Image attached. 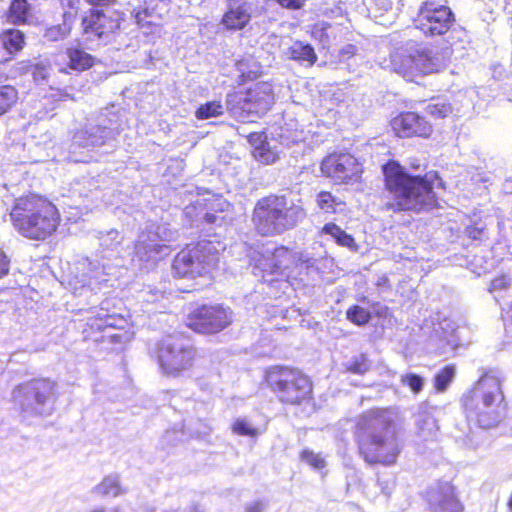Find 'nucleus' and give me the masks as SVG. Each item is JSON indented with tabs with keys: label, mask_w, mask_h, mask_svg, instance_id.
I'll list each match as a JSON object with an SVG mask.
<instances>
[{
	"label": "nucleus",
	"mask_w": 512,
	"mask_h": 512,
	"mask_svg": "<svg viewBox=\"0 0 512 512\" xmlns=\"http://www.w3.org/2000/svg\"><path fill=\"white\" fill-rule=\"evenodd\" d=\"M389 409H371L358 417L357 439L360 454L370 464L391 465L401 451Z\"/></svg>",
	"instance_id": "nucleus-1"
},
{
	"label": "nucleus",
	"mask_w": 512,
	"mask_h": 512,
	"mask_svg": "<svg viewBox=\"0 0 512 512\" xmlns=\"http://www.w3.org/2000/svg\"><path fill=\"white\" fill-rule=\"evenodd\" d=\"M383 173L395 209L420 212L436 206L434 189L444 186L437 172H428L423 177L411 176L399 163L390 161L383 166Z\"/></svg>",
	"instance_id": "nucleus-2"
},
{
	"label": "nucleus",
	"mask_w": 512,
	"mask_h": 512,
	"mask_svg": "<svg viewBox=\"0 0 512 512\" xmlns=\"http://www.w3.org/2000/svg\"><path fill=\"white\" fill-rule=\"evenodd\" d=\"M10 217L14 228L22 236L34 240L49 237L57 229L60 221L57 208L36 194L17 198Z\"/></svg>",
	"instance_id": "nucleus-3"
},
{
	"label": "nucleus",
	"mask_w": 512,
	"mask_h": 512,
	"mask_svg": "<svg viewBox=\"0 0 512 512\" xmlns=\"http://www.w3.org/2000/svg\"><path fill=\"white\" fill-rule=\"evenodd\" d=\"M305 218L306 211L301 200L269 195L257 201L252 221L262 236H275L295 228Z\"/></svg>",
	"instance_id": "nucleus-4"
},
{
	"label": "nucleus",
	"mask_w": 512,
	"mask_h": 512,
	"mask_svg": "<svg viewBox=\"0 0 512 512\" xmlns=\"http://www.w3.org/2000/svg\"><path fill=\"white\" fill-rule=\"evenodd\" d=\"M503 376L498 370L483 373L471 394L464 396L463 406L469 419L482 428H491L500 420V408L504 402Z\"/></svg>",
	"instance_id": "nucleus-5"
},
{
	"label": "nucleus",
	"mask_w": 512,
	"mask_h": 512,
	"mask_svg": "<svg viewBox=\"0 0 512 512\" xmlns=\"http://www.w3.org/2000/svg\"><path fill=\"white\" fill-rule=\"evenodd\" d=\"M389 67L408 81L420 75L437 73L449 62L448 51H433L409 40L396 47L390 54Z\"/></svg>",
	"instance_id": "nucleus-6"
},
{
	"label": "nucleus",
	"mask_w": 512,
	"mask_h": 512,
	"mask_svg": "<svg viewBox=\"0 0 512 512\" xmlns=\"http://www.w3.org/2000/svg\"><path fill=\"white\" fill-rule=\"evenodd\" d=\"M12 399L27 416H48L55 409L57 386L46 378L32 379L16 386Z\"/></svg>",
	"instance_id": "nucleus-7"
},
{
	"label": "nucleus",
	"mask_w": 512,
	"mask_h": 512,
	"mask_svg": "<svg viewBox=\"0 0 512 512\" xmlns=\"http://www.w3.org/2000/svg\"><path fill=\"white\" fill-rule=\"evenodd\" d=\"M265 381L276 397L285 404H300L312 393L309 378L288 366H272L266 370Z\"/></svg>",
	"instance_id": "nucleus-8"
},
{
	"label": "nucleus",
	"mask_w": 512,
	"mask_h": 512,
	"mask_svg": "<svg viewBox=\"0 0 512 512\" xmlns=\"http://www.w3.org/2000/svg\"><path fill=\"white\" fill-rule=\"evenodd\" d=\"M101 246V258L102 260L107 259V262H100L98 259L90 260L89 258H83L77 264V270L79 271V283H82V287L89 286L94 289L93 285L101 284L106 282L105 278L108 275L113 274V270L116 265L111 264L109 261L112 258L117 259L120 251L118 246L122 241V237L117 230H109L106 233H101L99 237Z\"/></svg>",
	"instance_id": "nucleus-9"
},
{
	"label": "nucleus",
	"mask_w": 512,
	"mask_h": 512,
	"mask_svg": "<svg viewBox=\"0 0 512 512\" xmlns=\"http://www.w3.org/2000/svg\"><path fill=\"white\" fill-rule=\"evenodd\" d=\"M176 237L177 232L166 224L147 226L138 236L132 260L146 268L153 266L162 257L170 254L167 243L174 241Z\"/></svg>",
	"instance_id": "nucleus-10"
},
{
	"label": "nucleus",
	"mask_w": 512,
	"mask_h": 512,
	"mask_svg": "<svg viewBox=\"0 0 512 512\" xmlns=\"http://www.w3.org/2000/svg\"><path fill=\"white\" fill-rule=\"evenodd\" d=\"M219 257L215 246L209 241H200L195 246L182 250L174 259L172 268L176 276L195 278L211 272Z\"/></svg>",
	"instance_id": "nucleus-11"
},
{
	"label": "nucleus",
	"mask_w": 512,
	"mask_h": 512,
	"mask_svg": "<svg viewBox=\"0 0 512 512\" xmlns=\"http://www.w3.org/2000/svg\"><path fill=\"white\" fill-rule=\"evenodd\" d=\"M274 103L273 87L270 83H257L245 94L227 95V105L231 113L245 121L250 114L262 115Z\"/></svg>",
	"instance_id": "nucleus-12"
},
{
	"label": "nucleus",
	"mask_w": 512,
	"mask_h": 512,
	"mask_svg": "<svg viewBox=\"0 0 512 512\" xmlns=\"http://www.w3.org/2000/svg\"><path fill=\"white\" fill-rule=\"evenodd\" d=\"M194 358V348L183 339L168 336L158 345V364L166 375L179 376L192 366Z\"/></svg>",
	"instance_id": "nucleus-13"
},
{
	"label": "nucleus",
	"mask_w": 512,
	"mask_h": 512,
	"mask_svg": "<svg viewBox=\"0 0 512 512\" xmlns=\"http://www.w3.org/2000/svg\"><path fill=\"white\" fill-rule=\"evenodd\" d=\"M455 21L451 9L437 0H425L414 18V25L425 36H441L449 31Z\"/></svg>",
	"instance_id": "nucleus-14"
},
{
	"label": "nucleus",
	"mask_w": 512,
	"mask_h": 512,
	"mask_svg": "<svg viewBox=\"0 0 512 512\" xmlns=\"http://www.w3.org/2000/svg\"><path fill=\"white\" fill-rule=\"evenodd\" d=\"M233 321V312L223 305H203L194 310L187 319L192 330L212 334L225 329Z\"/></svg>",
	"instance_id": "nucleus-15"
},
{
	"label": "nucleus",
	"mask_w": 512,
	"mask_h": 512,
	"mask_svg": "<svg viewBox=\"0 0 512 512\" xmlns=\"http://www.w3.org/2000/svg\"><path fill=\"white\" fill-rule=\"evenodd\" d=\"M321 171L324 176L340 184L356 181L362 173V167L351 154L334 153L323 159Z\"/></svg>",
	"instance_id": "nucleus-16"
},
{
	"label": "nucleus",
	"mask_w": 512,
	"mask_h": 512,
	"mask_svg": "<svg viewBox=\"0 0 512 512\" xmlns=\"http://www.w3.org/2000/svg\"><path fill=\"white\" fill-rule=\"evenodd\" d=\"M84 35L87 39H102L119 28V19L101 9H91L82 19Z\"/></svg>",
	"instance_id": "nucleus-17"
},
{
	"label": "nucleus",
	"mask_w": 512,
	"mask_h": 512,
	"mask_svg": "<svg viewBox=\"0 0 512 512\" xmlns=\"http://www.w3.org/2000/svg\"><path fill=\"white\" fill-rule=\"evenodd\" d=\"M115 129L106 125L87 124L73 135L71 148H95L114 139Z\"/></svg>",
	"instance_id": "nucleus-18"
},
{
	"label": "nucleus",
	"mask_w": 512,
	"mask_h": 512,
	"mask_svg": "<svg viewBox=\"0 0 512 512\" xmlns=\"http://www.w3.org/2000/svg\"><path fill=\"white\" fill-rule=\"evenodd\" d=\"M427 501L432 512H462L463 509L449 482L431 487L427 492Z\"/></svg>",
	"instance_id": "nucleus-19"
},
{
	"label": "nucleus",
	"mask_w": 512,
	"mask_h": 512,
	"mask_svg": "<svg viewBox=\"0 0 512 512\" xmlns=\"http://www.w3.org/2000/svg\"><path fill=\"white\" fill-rule=\"evenodd\" d=\"M392 128L399 137H428L432 132L431 124L414 112L402 113L391 122Z\"/></svg>",
	"instance_id": "nucleus-20"
},
{
	"label": "nucleus",
	"mask_w": 512,
	"mask_h": 512,
	"mask_svg": "<svg viewBox=\"0 0 512 512\" xmlns=\"http://www.w3.org/2000/svg\"><path fill=\"white\" fill-rule=\"evenodd\" d=\"M252 18V5L248 0H227V10L221 24L231 31L244 29Z\"/></svg>",
	"instance_id": "nucleus-21"
},
{
	"label": "nucleus",
	"mask_w": 512,
	"mask_h": 512,
	"mask_svg": "<svg viewBox=\"0 0 512 512\" xmlns=\"http://www.w3.org/2000/svg\"><path fill=\"white\" fill-rule=\"evenodd\" d=\"M265 253L268 255L264 259V263H260L263 269L269 270L272 274H284L287 269L294 263L293 253L286 247H277L274 249H266Z\"/></svg>",
	"instance_id": "nucleus-22"
},
{
	"label": "nucleus",
	"mask_w": 512,
	"mask_h": 512,
	"mask_svg": "<svg viewBox=\"0 0 512 512\" xmlns=\"http://www.w3.org/2000/svg\"><path fill=\"white\" fill-rule=\"evenodd\" d=\"M24 45V34L19 30H7L0 36V63L19 52Z\"/></svg>",
	"instance_id": "nucleus-23"
},
{
	"label": "nucleus",
	"mask_w": 512,
	"mask_h": 512,
	"mask_svg": "<svg viewBox=\"0 0 512 512\" xmlns=\"http://www.w3.org/2000/svg\"><path fill=\"white\" fill-rule=\"evenodd\" d=\"M93 492L102 497L116 498L127 493V488L120 483V478L116 474H111L93 488Z\"/></svg>",
	"instance_id": "nucleus-24"
},
{
	"label": "nucleus",
	"mask_w": 512,
	"mask_h": 512,
	"mask_svg": "<svg viewBox=\"0 0 512 512\" xmlns=\"http://www.w3.org/2000/svg\"><path fill=\"white\" fill-rule=\"evenodd\" d=\"M320 235L329 236L339 246L346 247L351 251L357 250L358 246L352 235L346 233L340 226L336 225L335 223L325 224L320 231Z\"/></svg>",
	"instance_id": "nucleus-25"
},
{
	"label": "nucleus",
	"mask_w": 512,
	"mask_h": 512,
	"mask_svg": "<svg viewBox=\"0 0 512 512\" xmlns=\"http://www.w3.org/2000/svg\"><path fill=\"white\" fill-rule=\"evenodd\" d=\"M288 56L290 59L301 62L308 66H312L316 60L317 55L314 48L307 43L295 41L288 49Z\"/></svg>",
	"instance_id": "nucleus-26"
},
{
	"label": "nucleus",
	"mask_w": 512,
	"mask_h": 512,
	"mask_svg": "<svg viewBox=\"0 0 512 512\" xmlns=\"http://www.w3.org/2000/svg\"><path fill=\"white\" fill-rule=\"evenodd\" d=\"M63 24L55 25L48 28L45 32V38L49 41H58L65 38L71 30V22L75 18V13L72 11H66L63 14Z\"/></svg>",
	"instance_id": "nucleus-27"
},
{
	"label": "nucleus",
	"mask_w": 512,
	"mask_h": 512,
	"mask_svg": "<svg viewBox=\"0 0 512 512\" xmlns=\"http://www.w3.org/2000/svg\"><path fill=\"white\" fill-rule=\"evenodd\" d=\"M106 303L103 302L102 306L95 312L94 317L89 318V323L92 328L98 330H104L107 327H116L118 319L115 314H110L107 308L104 306Z\"/></svg>",
	"instance_id": "nucleus-28"
},
{
	"label": "nucleus",
	"mask_w": 512,
	"mask_h": 512,
	"mask_svg": "<svg viewBox=\"0 0 512 512\" xmlns=\"http://www.w3.org/2000/svg\"><path fill=\"white\" fill-rule=\"evenodd\" d=\"M67 56L69 58V68L73 70L83 71L93 65V57L83 50L77 48L68 49Z\"/></svg>",
	"instance_id": "nucleus-29"
},
{
	"label": "nucleus",
	"mask_w": 512,
	"mask_h": 512,
	"mask_svg": "<svg viewBox=\"0 0 512 512\" xmlns=\"http://www.w3.org/2000/svg\"><path fill=\"white\" fill-rule=\"evenodd\" d=\"M315 202L320 211L329 214L336 213L338 210H341V206L344 205L339 198L328 191L319 192L316 195Z\"/></svg>",
	"instance_id": "nucleus-30"
},
{
	"label": "nucleus",
	"mask_w": 512,
	"mask_h": 512,
	"mask_svg": "<svg viewBox=\"0 0 512 512\" xmlns=\"http://www.w3.org/2000/svg\"><path fill=\"white\" fill-rule=\"evenodd\" d=\"M31 6L27 0H13L8 20L14 24L26 23L30 17Z\"/></svg>",
	"instance_id": "nucleus-31"
},
{
	"label": "nucleus",
	"mask_w": 512,
	"mask_h": 512,
	"mask_svg": "<svg viewBox=\"0 0 512 512\" xmlns=\"http://www.w3.org/2000/svg\"><path fill=\"white\" fill-rule=\"evenodd\" d=\"M224 112V107L219 101H209L205 104H202L195 112V116L197 119H208L211 117H217L222 115Z\"/></svg>",
	"instance_id": "nucleus-32"
},
{
	"label": "nucleus",
	"mask_w": 512,
	"mask_h": 512,
	"mask_svg": "<svg viewBox=\"0 0 512 512\" xmlns=\"http://www.w3.org/2000/svg\"><path fill=\"white\" fill-rule=\"evenodd\" d=\"M425 110L434 118H444L451 113V105L444 100L433 99L426 105Z\"/></svg>",
	"instance_id": "nucleus-33"
},
{
	"label": "nucleus",
	"mask_w": 512,
	"mask_h": 512,
	"mask_svg": "<svg viewBox=\"0 0 512 512\" xmlns=\"http://www.w3.org/2000/svg\"><path fill=\"white\" fill-rule=\"evenodd\" d=\"M18 93L12 86H2L0 88V115L7 112L17 101Z\"/></svg>",
	"instance_id": "nucleus-34"
},
{
	"label": "nucleus",
	"mask_w": 512,
	"mask_h": 512,
	"mask_svg": "<svg viewBox=\"0 0 512 512\" xmlns=\"http://www.w3.org/2000/svg\"><path fill=\"white\" fill-rule=\"evenodd\" d=\"M253 156L257 161L263 164H272L278 158L276 152L271 150L267 142H261V145L255 146L253 150Z\"/></svg>",
	"instance_id": "nucleus-35"
},
{
	"label": "nucleus",
	"mask_w": 512,
	"mask_h": 512,
	"mask_svg": "<svg viewBox=\"0 0 512 512\" xmlns=\"http://www.w3.org/2000/svg\"><path fill=\"white\" fill-rule=\"evenodd\" d=\"M455 376V367L453 365L445 366L435 375V388L439 392L446 390Z\"/></svg>",
	"instance_id": "nucleus-36"
},
{
	"label": "nucleus",
	"mask_w": 512,
	"mask_h": 512,
	"mask_svg": "<svg viewBox=\"0 0 512 512\" xmlns=\"http://www.w3.org/2000/svg\"><path fill=\"white\" fill-rule=\"evenodd\" d=\"M232 430L235 434L241 436L257 437L259 435V430L246 418L236 419L233 423Z\"/></svg>",
	"instance_id": "nucleus-37"
},
{
	"label": "nucleus",
	"mask_w": 512,
	"mask_h": 512,
	"mask_svg": "<svg viewBox=\"0 0 512 512\" xmlns=\"http://www.w3.org/2000/svg\"><path fill=\"white\" fill-rule=\"evenodd\" d=\"M347 319L356 325H365L371 319V314L368 310L360 306H353L346 312Z\"/></svg>",
	"instance_id": "nucleus-38"
},
{
	"label": "nucleus",
	"mask_w": 512,
	"mask_h": 512,
	"mask_svg": "<svg viewBox=\"0 0 512 512\" xmlns=\"http://www.w3.org/2000/svg\"><path fill=\"white\" fill-rule=\"evenodd\" d=\"M345 366L347 371L359 375L365 374L370 369L369 360L363 354L353 357Z\"/></svg>",
	"instance_id": "nucleus-39"
},
{
	"label": "nucleus",
	"mask_w": 512,
	"mask_h": 512,
	"mask_svg": "<svg viewBox=\"0 0 512 512\" xmlns=\"http://www.w3.org/2000/svg\"><path fill=\"white\" fill-rule=\"evenodd\" d=\"M300 457L302 461L316 470H321L326 466L325 459L320 454H316L313 451L303 450Z\"/></svg>",
	"instance_id": "nucleus-40"
},
{
	"label": "nucleus",
	"mask_w": 512,
	"mask_h": 512,
	"mask_svg": "<svg viewBox=\"0 0 512 512\" xmlns=\"http://www.w3.org/2000/svg\"><path fill=\"white\" fill-rule=\"evenodd\" d=\"M512 282V278L507 274H502L498 277H495L491 283L489 291L491 293H497L501 291H506L510 288Z\"/></svg>",
	"instance_id": "nucleus-41"
},
{
	"label": "nucleus",
	"mask_w": 512,
	"mask_h": 512,
	"mask_svg": "<svg viewBox=\"0 0 512 512\" xmlns=\"http://www.w3.org/2000/svg\"><path fill=\"white\" fill-rule=\"evenodd\" d=\"M392 8L391 0H372L369 12L374 18L381 17L385 12L389 11Z\"/></svg>",
	"instance_id": "nucleus-42"
},
{
	"label": "nucleus",
	"mask_w": 512,
	"mask_h": 512,
	"mask_svg": "<svg viewBox=\"0 0 512 512\" xmlns=\"http://www.w3.org/2000/svg\"><path fill=\"white\" fill-rule=\"evenodd\" d=\"M401 382L407 385L414 393H418L423 388V378L417 374L408 373L403 375Z\"/></svg>",
	"instance_id": "nucleus-43"
},
{
	"label": "nucleus",
	"mask_w": 512,
	"mask_h": 512,
	"mask_svg": "<svg viewBox=\"0 0 512 512\" xmlns=\"http://www.w3.org/2000/svg\"><path fill=\"white\" fill-rule=\"evenodd\" d=\"M281 143L289 146L290 144H295L304 140L303 131L295 130L293 132L289 130L282 129V133L280 134Z\"/></svg>",
	"instance_id": "nucleus-44"
},
{
	"label": "nucleus",
	"mask_w": 512,
	"mask_h": 512,
	"mask_svg": "<svg viewBox=\"0 0 512 512\" xmlns=\"http://www.w3.org/2000/svg\"><path fill=\"white\" fill-rule=\"evenodd\" d=\"M330 28V24L326 22L317 23L312 31V35L314 38L319 39L324 45L329 43V37L327 34V30Z\"/></svg>",
	"instance_id": "nucleus-45"
},
{
	"label": "nucleus",
	"mask_w": 512,
	"mask_h": 512,
	"mask_svg": "<svg viewBox=\"0 0 512 512\" xmlns=\"http://www.w3.org/2000/svg\"><path fill=\"white\" fill-rule=\"evenodd\" d=\"M419 429L424 438L432 436L437 429L436 421L432 417L426 416L422 423H419Z\"/></svg>",
	"instance_id": "nucleus-46"
},
{
	"label": "nucleus",
	"mask_w": 512,
	"mask_h": 512,
	"mask_svg": "<svg viewBox=\"0 0 512 512\" xmlns=\"http://www.w3.org/2000/svg\"><path fill=\"white\" fill-rule=\"evenodd\" d=\"M49 69L43 65H36L33 70V78L38 83H43L48 79Z\"/></svg>",
	"instance_id": "nucleus-47"
},
{
	"label": "nucleus",
	"mask_w": 512,
	"mask_h": 512,
	"mask_svg": "<svg viewBox=\"0 0 512 512\" xmlns=\"http://www.w3.org/2000/svg\"><path fill=\"white\" fill-rule=\"evenodd\" d=\"M307 0H277V2L284 8L287 9H300L304 6Z\"/></svg>",
	"instance_id": "nucleus-48"
},
{
	"label": "nucleus",
	"mask_w": 512,
	"mask_h": 512,
	"mask_svg": "<svg viewBox=\"0 0 512 512\" xmlns=\"http://www.w3.org/2000/svg\"><path fill=\"white\" fill-rule=\"evenodd\" d=\"M9 272V259L5 253L0 249V278Z\"/></svg>",
	"instance_id": "nucleus-49"
},
{
	"label": "nucleus",
	"mask_w": 512,
	"mask_h": 512,
	"mask_svg": "<svg viewBox=\"0 0 512 512\" xmlns=\"http://www.w3.org/2000/svg\"><path fill=\"white\" fill-rule=\"evenodd\" d=\"M159 292L156 291L155 293L152 290L149 291H141L140 298L147 302H152L158 299Z\"/></svg>",
	"instance_id": "nucleus-50"
},
{
	"label": "nucleus",
	"mask_w": 512,
	"mask_h": 512,
	"mask_svg": "<svg viewBox=\"0 0 512 512\" xmlns=\"http://www.w3.org/2000/svg\"><path fill=\"white\" fill-rule=\"evenodd\" d=\"M86 2L95 7H109L113 5L116 0H86Z\"/></svg>",
	"instance_id": "nucleus-51"
},
{
	"label": "nucleus",
	"mask_w": 512,
	"mask_h": 512,
	"mask_svg": "<svg viewBox=\"0 0 512 512\" xmlns=\"http://www.w3.org/2000/svg\"><path fill=\"white\" fill-rule=\"evenodd\" d=\"M249 142L252 145H254V147H255L257 145H261V142L265 143L266 141H265V139H264L262 134H260V133H251L249 135Z\"/></svg>",
	"instance_id": "nucleus-52"
},
{
	"label": "nucleus",
	"mask_w": 512,
	"mask_h": 512,
	"mask_svg": "<svg viewBox=\"0 0 512 512\" xmlns=\"http://www.w3.org/2000/svg\"><path fill=\"white\" fill-rule=\"evenodd\" d=\"M265 505L262 502H254L247 508V512H263Z\"/></svg>",
	"instance_id": "nucleus-53"
},
{
	"label": "nucleus",
	"mask_w": 512,
	"mask_h": 512,
	"mask_svg": "<svg viewBox=\"0 0 512 512\" xmlns=\"http://www.w3.org/2000/svg\"><path fill=\"white\" fill-rule=\"evenodd\" d=\"M188 512H205V509L200 503H192Z\"/></svg>",
	"instance_id": "nucleus-54"
},
{
	"label": "nucleus",
	"mask_w": 512,
	"mask_h": 512,
	"mask_svg": "<svg viewBox=\"0 0 512 512\" xmlns=\"http://www.w3.org/2000/svg\"><path fill=\"white\" fill-rule=\"evenodd\" d=\"M468 234L471 238L473 239H478L480 238V235L482 234V230L480 229H476V228H473V229H470L468 231Z\"/></svg>",
	"instance_id": "nucleus-55"
},
{
	"label": "nucleus",
	"mask_w": 512,
	"mask_h": 512,
	"mask_svg": "<svg viewBox=\"0 0 512 512\" xmlns=\"http://www.w3.org/2000/svg\"><path fill=\"white\" fill-rule=\"evenodd\" d=\"M503 189L506 193H512V180H506Z\"/></svg>",
	"instance_id": "nucleus-56"
},
{
	"label": "nucleus",
	"mask_w": 512,
	"mask_h": 512,
	"mask_svg": "<svg viewBox=\"0 0 512 512\" xmlns=\"http://www.w3.org/2000/svg\"><path fill=\"white\" fill-rule=\"evenodd\" d=\"M354 50H355V47H354L353 45H347V46L343 49V53L353 54V53H354Z\"/></svg>",
	"instance_id": "nucleus-57"
},
{
	"label": "nucleus",
	"mask_w": 512,
	"mask_h": 512,
	"mask_svg": "<svg viewBox=\"0 0 512 512\" xmlns=\"http://www.w3.org/2000/svg\"><path fill=\"white\" fill-rule=\"evenodd\" d=\"M211 430L210 427H205V431L203 432H196V437L200 438L202 437V435H207L209 433V431Z\"/></svg>",
	"instance_id": "nucleus-58"
},
{
	"label": "nucleus",
	"mask_w": 512,
	"mask_h": 512,
	"mask_svg": "<svg viewBox=\"0 0 512 512\" xmlns=\"http://www.w3.org/2000/svg\"><path fill=\"white\" fill-rule=\"evenodd\" d=\"M79 2V0H67V5L71 8V9H74L76 4Z\"/></svg>",
	"instance_id": "nucleus-59"
},
{
	"label": "nucleus",
	"mask_w": 512,
	"mask_h": 512,
	"mask_svg": "<svg viewBox=\"0 0 512 512\" xmlns=\"http://www.w3.org/2000/svg\"><path fill=\"white\" fill-rule=\"evenodd\" d=\"M206 220L209 223H214L215 220H216V217L214 215H212V214H206Z\"/></svg>",
	"instance_id": "nucleus-60"
},
{
	"label": "nucleus",
	"mask_w": 512,
	"mask_h": 512,
	"mask_svg": "<svg viewBox=\"0 0 512 512\" xmlns=\"http://www.w3.org/2000/svg\"><path fill=\"white\" fill-rule=\"evenodd\" d=\"M388 282V279L386 277H382L378 281V285H385Z\"/></svg>",
	"instance_id": "nucleus-61"
},
{
	"label": "nucleus",
	"mask_w": 512,
	"mask_h": 512,
	"mask_svg": "<svg viewBox=\"0 0 512 512\" xmlns=\"http://www.w3.org/2000/svg\"><path fill=\"white\" fill-rule=\"evenodd\" d=\"M113 512H125V509H124V508H122V507H120V506H118V507H115V508L113 509Z\"/></svg>",
	"instance_id": "nucleus-62"
},
{
	"label": "nucleus",
	"mask_w": 512,
	"mask_h": 512,
	"mask_svg": "<svg viewBox=\"0 0 512 512\" xmlns=\"http://www.w3.org/2000/svg\"><path fill=\"white\" fill-rule=\"evenodd\" d=\"M410 165L415 169H418L420 167V164H416V162H411Z\"/></svg>",
	"instance_id": "nucleus-63"
},
{
	"label": "nucleus",
	"mask_w": 512,
	"mask_h": 512,
	"mask_svg": "<svg viewBox=\"0 0 512 512\" xmlns=\"http://www.w3.org/2000/svg\"><path fill=\"white\" fill-rule=\"evenodd\" d=\"M91 512H105V510L104 509H96V510H93Z\"/></svg>",
	"instance_id": "nucleus-64"
}]
</instances>
